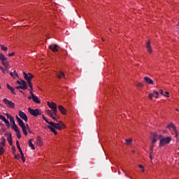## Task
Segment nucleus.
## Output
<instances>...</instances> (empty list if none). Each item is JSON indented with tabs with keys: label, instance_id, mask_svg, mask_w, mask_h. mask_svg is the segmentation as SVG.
Returning a JSON list of instances; mask_svg holds the SVG:
<instances>
[{
	"label": "nucleus",
	"instance_id": "obj_1",
	"mask_svg": "<svg viewBox=\"0 0 179 179\" xmlns=\"http://www.w3.org/2000/svg\"><path fill=\"white\" fill-rule=\"evenodd\" d=\"M50 125L48 126V128L54 134V135H58V131L55 129L62 131V129H65V128H66V126H65V124H64L62 121H59L58 123L50 122Z\"/></svg>",
	"mask_w": 179,
	"mask_h": 179
},
{
	"label": "nucleus",
	"instance_id": "obj_2",
	"mask_svg": "<svg viewBox=\"0 0 179 179\" xmlns=\"http://www.w3.org/2000/svg\"><path fill=\"white\" fill-rule=\"evenodd\" d=\"M172 139L171 136L164 137L163 135H159V148H163L164 146H166V145H169V143L171 142Z\"/></svg>",
	"mask_w": 179,
	"mask_h": 179
},
{
	"label": "nucleus",
	"instance_id": "obj_3",
	"mask_svg": "<svg viewBox=\"0 0 179 179\" xmlns=\"http://www.w3.org/2000/svg\"><path fill=\"white\" fill-rule=\"evenodd\" d=\"M48 106H49L50 108H51L54 115H57L58 113V110L57 109V103L48 101Z\"/></svg>",
	"mask_w": 179,
	"mask_h": 179
},
{
	"label": "nucleus",
	"instance_id": "obj_4",
	"mask_svg": "<svg viewBox=\"0 0 179 179\" xmlns=\"http://www.w3.org/2000/svg\"><path fill=\"white\" fill-rule=\"evenodd\" d=\"M160 135H157V134H152L151 136V142H152V146H151V150H153V148H155V143L157 142V139H160Z\"/></svg>",
	"mask_w": 179,
	"mask_h": 179
},
{
	"label": "nucleus",
	"instance_id": "obj_5",
	"mask_svg": "<svg viewBox=\"0 0 179 179\" xmlns=\"http://www.w3.org/2000/svg\"><path fill=\"white\" fill-rule=\"evenodd\" d=\"M0 61L6 68L9 67V62H8V57H6L5 55L2 53H0Z\"/></svg>",
	"mask_w": 179,
	"mask_h": 179
},
{
	"label": "nucleus",
	"instance_id": "obj_6",
	"mask_svg": "<svg viewBox=\"0 0 179 179\" xmlns=\"http://www.w3.org/2000/svg\"><path fill=\"white\" fill-rule=\"evenodd\" d=\"M28 111L29 114L33 115L34 117H38V115H41V113L40 112V110L38 109H31V108H28Z\"/></svg>",
	"mask_w": 179,
	"mask_h": 179
},
{
	"label": "nucleus",
	"instance_id": "obj_7",
	"mask_svg": "<svg viewBox=\"0 0 179 179\" xmlns=\"http://www.w3.org/2000/svg\"><path fill=\"white\" fill-rule=\"evenodd\" d=\"M3 101L4 104H6V106H7V107H8L9 108H15V103L12 102V101H10L8 99L4 98L3 99Z\"/></svg>",
	"mask_w": 179,
	"mask_h": 179
},
{
	"label": "nucleus",
	"instance_id": "obj_8",
	"mask_svg": "<svg viewBox=\"0 0 179 179\" xmlns=\"http://www.w3.org/2000/svg\"><path fill=\"white\" fill-rule=\"evenodd\" d=\"M24 78L26 80H27L28 83L31 82V79L34 78V76L33 74L29 73L28 74L26 73V72L23 71Z\"/></svg>",
	"mask_w": 179,
	"mask_h": 179
},
{
	"label": "nucleus",
	"instance_id": "obj_9",
	"mask_svg": "<svg viewBox=\"0 0 179 179\" xmlns=\"http://www.w3.org/2000/svg\"><path fill=\"white\" fill-rule=\"evenodd\" d=\"M19 117L23 120L25 122H27V121H29V118H27V115H26V113H24V112L20 110L19 111Z\"/></svg>",
	"mask_w": 179,
	"mask_h": 179
},
{
	"label": "nucleus",
	"instance_id": "obj_10",
	"mask_svg": "<svg viewBox=\"0 0 179 179\" xmlns=\"http://www.w3.org/2000/svg\"><path fill=\"white\" fill-rule=\"evenodd\" d=\"M166 128L168 129H171V128L173 129V130L174 131V132H175V136H178V133L177 132V128L176 127V125H174V124H173V123H171V124H168L167 126H166Z\"/></svg>",
	"mask_w": 179,
	"mask_h": 179
},
{
	"label": "nucleus",
	"instance_id": "obj_11",
	"mask_svg": "<svg viewBox=\"0 0 179 179\" xmlns=\"http://www.w3.org/2000/svg\"><path fill=\"white\" fill-rule=\"evenodd\" d=\"M50 50H52L53 52H57L59 47L57 44H52L49 46Z\"/></svg>",
	"mask_w": 179,
	"mask_h": 179
},
{
	"label": "nucleus",
	"instance_id": "obj_12",
	"mask_svg": "<svg viewBox=\"0 0 179 179\" xmlns=\"http://www.w3.org/2000/svg\"><path fill=\"white\" fill-rule=\"evenodd\" d=\"M31 96H32V100L34 103H36V104H40V103H41L38 97L34 95V93H31Z\"/></svg>",
	"mask_w": 179,
	"mask_h": 179
},
{
	"label": "nucleus",
	"instance_id": "obj_13",
	"mask_svg": "<svg viewBox=\"0 0 179 179\" xmlns=\"http://www.w3.org/2000/svg\"><path fill=\"white\" fill-rule=\"evenodd\" d=\"M0 120H1L2 121H3V122H5L7 128L10 127V124H9V121L6 120V118L2 116L1 115H0Z\"/></svg>",
	"mask_w": 179,
	"mask_h": 179
},
{
	"label": "nucleus",
	"instance_id": "obj_14",
	"mask_svg": "<svg viewBox=\"0 0 179 179\" xmlns=\"http://www.w3.org/2000/svg\"><path fill=\"white\" fill-rule=\"evenodd\" d=\"M22 129V132L25 136H27V129H30V127H29V124H26L25 126L21 127Z\"/></svg>",
	"mask_w": 179,
	"mask_h": 179
},
{
	"label": "nucleus",
	"instance_id": "obj_15",
	"mask_svg": "<svg viewBox=\"0 0 179 179\" xmlns=\"http://www.w3.org/2000/svg\"><path fill=\"white\" fill-rule=\"evenodd\" d=\"M6 115L7 116V118H8V120H10V122L11 124H13V125H16V123L15 122V118L13 117V116L9 115V114H6Z\"/></svg>",
	"mask_w": 179,
	"mask_h": 179
},
{
	"label": "nucleus",
	"instance_id": "obj_16",
	"mask_svg": "<svg viewBox=\"0 0 179 179\" xmlns=\"http://www.w3.org/2000/svg\"><path fill=\"white\" fill-rule=\"evenodd\" d=\"M36 145H38V146H43V138L39 136L36 138Z\"/></svg>",
	"mask_w": 179,
	"mask_h": 179
},
{
	"label": "nucleus",
	"instance_id": "obj_17",
	"mask_svg": "<svg viewBox=\"0 0 179 179\" xmlns=\"http://www.w3.org/2000/svg\"><path fill=\"white\" fill-rule=\"evenodd\" d=\"M146 48H147L148 52H150V54H152V46L150 45V40H148L147 41Z\"/></svg>",
	"mask_w": 179,
	"mask_h": 179
},
{
	"label": "nucleus",
	"instance_id": "obj_18",
	"mask_svg": "<svg viewBox=\"0 0 179 179\" xmlns=\"http://www.w3.org/2000/svg\"><path fill=\"white\" fill-rule=\"evenodd\" d=\"M144 80L148 83V85H155V82H153L152 80L149 77H145Z\"/></svg>",
	"mask_w": 179,
	"mask_h": 179
},
{
	"label": "nucleus",
	"instance_id": "obj_19",
	"mask_svg": "<svg viewBox=\"0 0 179 179\" xmlns=\"http://www.w3.org/2000/svg\"><path fill=\"white\" fill-rule=\"evenodd\" d=\"M58 109L59 110L60 113H62V114H63L64 115H66V109L65 108H64V106L60 105L58 106Z\"/></svg>",
	"mask_w": 179,
	"mask_h": 179
},
{
	"label": "nucleus",
	"instance_id": "obj_20",
	"mask_svg": "<svg viewBox=\"0 0 179 179\" xmlns=\"http://www.w3.org/2000/svg\"><path fill=\"white\" fill-rule=\"evenodd\" d=\"M28 143H29V148H31L32 150H36V148L34 147V144H33V141H31V139L29 140Z\"/></svg>",
	"mask_w": 179,
	"mask_h": 179
},
{
	"label": "nucleus",
	"instance_id": "obj_21",
	"mask_svg": "<svg viewBox=\"0 0 179 179\" xmlns=\"http://www.w3.org/2000/svg\"><path fill=\"white\" fill-rule=\"evenodd\" d=\"M10 75L14 79H16L17 78H19V76L17 75V73L16 72V71H14L13 72H10Z\"/></svg>",
	"mask_w": 179,
	"mask_h": 179
},
{
	"label": "nucleus",
	"instance_id": "obj_22",
	"mask_svg": "<svg viewBox=\"0 0 179 179\" xmlns=\"http://www.w3.org/2000/svg\"><path fill=\"white\" fill-rule=\"evenodd\" d=\"M57 76L59 79H61V78H64L65 79V73L62 71H59L57 74Z\"/></svg>",
	"mask_w": 179,
	"mask_h": 179
},
{
	"label": "nucleus",
	"instance_id": "obj_23",
	"mask_svg": "<svg viewBox=\"0 0 179 179\" xmlns=\"http://www.w3.org/2000/svg\"><path fill=\"white\" fill-rule=\"evenodd\" d=\"M21 86L22 87L23 90H26V89H27V83L24 80H22Z\"/></svg>",
	"mask_w": 179,
	"mask_h": 179
},
{
	"label": "nucleus",
	"instance_id": "obj_24",
	"mask_svg": "<svg viewBox=\"0 0 179 179\" xmlns=\"http://www.w3.org/2000/svg\"><path fill=\"white\" fill-rule=\"evenodd\" d=\"M133 141H134V139H132V138L126 139V141H125L126 145L127 146H131L132 145Z\"/></svg>",
	"mask_w": 179,
	"mask_h": 179
},
{
	"label": "nucleus",
	"instance_id": "obj_25",
	"mask_svg": "<svg viewBox=\"0 0 179 179\" xmlns=\"http://www.w3.org/2000/svg\"><path fill=\"white\" fill-rule=\"evenodd\" d=\"M7 87L8 89H9V90H10L13 94H16V92H15V88H13V87H10L9 84H7Z\"/></svg>",
	"mask_w": 179,
	"mask_h": 179
},
{
	"label": "nucleus",
	"instance_id": "obj_26",
	"mask_svg": "<svg viewBox=\"0 0 179 179\" xmlns=\"http://www.w3.org/2000/svg\"><path fill=\"white\" fill-rule=\"evenodd\" d=\"M12 129H13V131H15V132H17V131H20V130L19 129V127H18L17 125H16V124H13V125L12 126Z\"/></svg>",
	"mask_w": 179,
	"mask_h": 179
},
{
	"label": "nucleus",
	"instance_id": "obj_27",
	"mask_svg": "<svg viewBox=\"0 0 179 179\" xmlns=\"http://www.w3.org/2000/svg\"><path fill=\"white\" fill-rule=\"evenodd\" d=\"M7 141H8V143H9L10 145H13V141H12V136H10V135L8 136V138H7Z\"/></svg>",
	"mask_w": 179,
	"mask_h": 179
},
{
	"label": "nucleus",
	"instance_id": "obj_28",
	"mask_svg": "<svg viewBox=\"0 0 179 179\" xmlns=\"http://www.w3.org/2000/svg\"><path fill=\"white\" fill-rule=\"evenodd\" d=\"M16 145H17V149H19L20 150V153L23 152V151H22V148H20V143H19V141H16Z\"/></svg>",
	"mask_w": 179,
	"mask_h": 179
},
{
	"label": "nucleus",
	"instance_id": "obj_29",
	"mask_svg": "<svg viewBox=\"0 0 179 179\" xmlns=\"http://www.w3.org/2000/svg\"><path fill=\"white\" fill-rule=\"evenodd\" d=\"M6 142V140L4 137H1V142L0 143V145L5 147V143Z\"/></svg>",
	"mask_w": 179,
	"mask_h": 179
},
{
	"label": "nucleus",
	"instance_id": "obj_30",
	"mask_svg": "<svg viewBox=\"0 0 179 179\" xmlns=\"http://www.w3.org/2000/svg\"><path fill=\"white\" fill-rule=\"evenodd\" d=\"M46 114H48L50 117H52V115H54V113H52V112H51L50 110H46Z\"/></svg>",
	"mask_w": 179,
	"mask_h": 179
},
{
	"label": "nucleus",
	"instance_id": "obj_31",
	"mask_svg": "<svg viewBox=\"0 0 179 179\" xmlns=\"http://www.w3.org/2000/svg\"><path fill=\"white\" fill-rule=\"evenodd\" d=\"M15 134L18 139H20L22 138V135L20 134V130H19L18 131H15Z\"/></svg>",
	"mask_w": 179,
	"mask_h": 179
},
{
	"label": "nucleus",
	"instance_id": "obj_32",
	"mask_svg": "<svg viewBox=\"0 0 179 179\" xmlns=\"http://www.w3.org/2000/svg\"><path fill=\"white\" fill-rule=\"evenodd\" d=\"M18 124L21 127V128L26 125L24 124V122H23V120H22L18 122Z\"/></svg>",
	"mask_w": 179,
	"mask_h": 179
},
{
	"label": "nucleus",
	"instance_id": "obj_33",
	"mask_svg": "<svg viewBox=\"0 0 179 179\" xmlns=\"http://www.w3.org/2000/svg\"><path fill=\"white\" fill-rule=\"evenodd\" d=\"M153 94H154V97H155V99H157V97H159V92L154 91Z\"/></svg>",
	"mask_w": 179,
	"mask_h": 179
},
{
	"label": "nucleus",
	"instance_id": "obj_34",
	"mask_svg": "<svg viewBox=\"0 0 179 179\" xmlns=\"http://www.w3.org/2000/svg\"><path fill=\"white\" fill-rule=\"evenodd\" d=\"M42 118H43L44 121H45V122H47V124H49V125H50V123H51V122H49L48 119H47V117H45V116H44V115H42Z\"/></svg>",
	"mask_w": 179,
	"mask_h": 179
},
{
	"label": "nucleus",
	"instance_id": "obj_35",
	"mask_svg": "<svg viewBox=\"0 0 179 179\" xmlns=\"http://www.w3.org/2000/svg\"><path fill=\"white\" fill-rule=\"evenodd\" d=\"M3 147V145H0V155H3V152H5Z\"/></svg>",
	"mask_w": 179,
	"mask_h": 179
},
{
	"label": "nucleus",
	"instance_id": "obj_36",
	"mask_svg": "<svg viewBox=\"0 0 179 179\" xmlns=\"http://www.w3.org/2000/svg\"><path fill=\"white\" fill-rule=\"evenodd\" d=\"M138 167L141 169L142 173H144L145 171V166L142 164H139Z\"/></svg>",
	"mask_w": 179,
	"mask_h": 179
},
{
	"label": "nucleus",
	"instance_id": "obj_37",
	"mask_svg": "<svg viewBox=\"0 0 179 179\" xmlns=\"http://www.w3.org/2000/svg\"><path fill=\"white\" fill-rule=\"evenodd\" d=\"M20 155L22 161L23 162V163H24L26 162V159H24V155L23 154V152L20 153Z\"/></svg>",
	"mask_w": 179,
	"mask_h": 179
},
{
	"label": "nucleus",
	"instance_id": "obj_38",
	"mask_svg": "<svg viewBox=\"0 0 179 179\" xmlns=\"http://www.w3.org/2000/svg\"><path fill=\"white\" fill-rule=\"evenodd\" d=\"M163 96H164L165 97H170V94L169 93V92H165Z\"/></svg>",
	"mask_w": 179,
	"mask_h": 179
},
{
	"label": "nucleus",
	"instance_id": "obj_39",
	"mask_svg": "<svg viewBox=\"0 0 179 179\" xmlns=\"http://www.w3.org/2000/svg\"><path fill=\"white\" fill-rule=\"evenodd\" d=\"M148 97L150 99V100H152L153 97H154V94L153 92L152 93H150L149 95H148Z\"/></svg>",
	"mask_w": 179,
	"mask_h": 179
},
{
	"label": "nucleus",
	"instance_id": "obj_40",
	"mask_svg": "<svg viewBox=\"0 0 179 179\" xmlns=\"http://www.w3.org/2000/svg\"><path fill=\"white\" fill-rule=\"evenodd\" d=\"M1 50L3 51H8V48L6 46L1 45Z\"/></svg>",
	"mask_w": 179,
	"mask_h": 179
},
{
	"label": "nucleus",
	"instance_id": "obj_41",
	"mask_svg": "<svg viewBox=\"0 0 179 179\" xmlns=\"http://www.w3.org/2000/svg\"><path fill=\"white\" fill-rule=\"evenodd\" d=\"M0 69L3 73H6V69H3L2 66H0Z\"/></svg>",
	"mask_w": 179,
	"mask_h": 179
},
{
	"label": "nucleus",
	"instance_id": "obj_42",
	"mask_svg": "<svg viewBox=\"0 0 179 179\" xmlns=\"http://www.w3.org/2000/svg\"><path fill=\"white\" fill-rule=\"evenodd\" d=\"M28 85H29L30 89H31V90H33V85L31 84V82L28 83Z\"/></svg>",
	"mask_w": 179,
	"mask_h": 179
},
{
	"label": "nucleus",
	"instance_id": "obj_43",
	"mask_svg": "<svg viewBox=\"0 0 179 179\" xmlns=\"http://www.w3.org/2000/svg\"><path fill=\"white\" fill-rule=\"evenodd\" d=\"M15 118H16L17 122H19L20 121H22V120L20 119V117H19V116H17V115L15 116Z\"/></svg>",
	"mask_w": 179,
	"mask_h": 179
},
{
	"label": "nucleus",
	"instance_id": "obj_44",
	"mask_svg": "<svg viewBox=\"0 0 179 179\" xmlns=\"http://www.w3.org/2000/svg\"><path fill=\"white\" fill-rule=\"evenodd\" d=\"M13 55H15V52H12V53H9L8 54V57H13Z\"/></svg>",
	"mask_w": 179,
	"mask_h": 179
},
{
	"label": "nucleus",
	"instance_id": "obj_45",
	"mask_svg": "<svg viewBox=\"0 0 179 179\" xmlns=\"http://www.w3.org/2000/svg\"><path fill=\"white\" fill-rule=\"evenodd\" d=\"M159 93L160 94H162V96L163 94H164V92L163 91V90H159Z\"/></svg>",
	"mask_w": 179,
	"mask_h": 179
},
{
	"label": "nucleus",
	"instance_id": "obj_46",
	"mask_svg": "<svg viewBox=\"0 0 179 179\" xmlns=\"http://www.w3.org/2000/svg\"><path fill=\"white\" fill-rule=\"evenodd\" d=\"M50 118H52V120H55V121H57V117L54 116V115H52V117H50Z\"/></svg>",
	"mask_w": 179,
	"mask_h": 179
},
{
	"label": "nucleus",
	"instance_id": "obj_47",
	"mask_svg": "<svg viewBox=\"0 0 179 179\" xmlns=\"http://www.w3.org/2000/svg\"><path fill=\"white\" fill-rule=\"evenodd\" d=\"M16 89H23V87H22V85H19L16 87Z\"/></svg>",
	"mask_w": 179,
	"mask_h": 179
},
{
	"label": "nucleus",
	"instance_id": "obj_48",
	"mask_svg": "<svg viewBox=\"0 0 179 179\" xmlns=\"http://www.w3.org/2000/svg\"><path fill=\"white\" fill-rule=\"evenodd\" d=\"M162 134H169V131L167 130H163Z\"/></svg>",
	"mask_w": 179,
	"mask_h": 179
},
{
	"label": "nucleus",
	"instance_id": "obj_49",
	"mask_svg": "<svg viewBox=\"0 0 179 179\" xmlns=\"http://www.w3.org/2000/svg\"><path fill=\"white\" fill-rule=\"evenodd\" d=\"M17 83L18 85H22V80H21V81L17 80Z\"/></svg>",
	"mask_w": 179,
	"mask_h": 179
},
{
	"label": "nucleus",
	"instance_id": "obj_50",
	"mask_svg": "<svg viewBox=\"0 0 179 179\" xmlns=\"http://www.w3.org/2000/svg\"><path fill=\"white\" fill-rule=\"evenodd\" d=\"M31 99H33V96L31 95V96H28V99H29V100H31Z\"/></svg>",
	"mask_w": 179,
	"mask_h": 179
},
{
	"label": "nucleus",
	"instance_id": "obj_51",
	"mask_svg": "<svg viewBox=\"0 0 179 179\" xmlns=\"http://www.w3.org/2000/svg\"><path fill=\"white\" fill-rule=\"evenodd\" d=\"M29 92H30L31 96V93H33V90H31V88L29 90Z\"/></svg>",
	"mask_w": 179,
	"mask_h": 179
},
{
	"label": "nucleus",
	"instance_id": "obj_52",
	"mask_svg": "<svg viewBox=\"0 0 179 179\" xmlns=\"http://www.w3.org/2000/svg\"><path fill=\"white\" fill-rule=\"evenodd\" d=\"M150 160H153V157H152V155H150Z\"/></svg>",
	"mask_w": 179,
	"mask_h": 179
},
{
	"label": "nucleus",
	"instance_id": "obj_53",
	"mask_svg": "<svg viewBox=\"0 0 179 179\" xmlns=\"http://www.w3.org/2000/svg\"><path fill=\"white\" fill-rule=\"evenodd\" d=\"M124 173H125V171L124 169H122Z\"/></svg>",
	"mask_w": 179,
	"mask_h": 179
},
{
	"label": "nucleus",
	"instance_id": "obj_54",
	"mask_svg": "<svg viewBox=\"0 0 179 179\" xmlns=\"http://www.w3.org/2000/svg\"><path fill=\"white\" fill-rule=\"evenodd\" d=\"M125 176H126V177H128V175L127 173H125Z\"/></svg>",
	"mask_w": 179,
	"mask_h": 179
},
{
	"label": "nucleus",
	"instance_id": "obj_55",
	"mask_svg": "<svg viewBox=\"0 0 179 179\" xmlns=\"http://www.w3.org/2000/svg\"><path fill=\"white\" fill-rule=\"evenodd\" d=\"M101 39H102V41H104V38H102Z\"/></svg>",
	"mask_w": 179,
	"mask_h": 179
},
{
	"label": "nucleus",
	"instance_id": "obj_56",
	"mask_svg": "<svg viewBox=\"0 0 179 179\" xmlns=\"http://www.w3.org/2000/svg\"><path fill=\"white\" fill-rule=\"evenodd\" d=\"M176 111H178V108H176Z\"/></svg>",
	"mask_w": 179,
	"mask_h": 179
},
{
	"label": "nucleus",
	"instance_id": "obj_57",
	"mask_svg": "<svg viewBox=\"0 0 179 179\" xmlns=\"http://www.w3.org/2000/svg\"><path fill=\"white\" fill-rule=\"evenodd\" d=\"M132 152H133V153H135V150H133Z\"/></svg>",
	"mask_w": 179,
	"mask_h": 179
},
{
	"label": "nucleus",
	"instance_id": "obj_58",
	"mask_svg": "<svg viewBox=\"0 0 179 179\" xmlns=\"http://www.w3.org/2000/svg\"><path fill=\"white\" fill-rule=\"evenodd\" d=\"M119 174H121V172L118 171Z\"/></svg>",
	"mask_w": 179,
	"mask_h": 179
},
{
	"label": "nucleus",
	"instance_id": "obj_59",
	"mask_svg": "<svg viewBox=\"0 0 179 179\" xmlns=\"http://www.w3.org/2000/svg\"><path fill=\"white\" fill-rule=\"evenodd\" d=\"M15 158H17V156L15 155Z\"/></svg>",
	"mask_w": 179,
	"mask_h": 179
},
{
	"label": "nucleus",
	"instance_id": "obj_60",
	"mask_svg": "<svg viewBox=\"0 0 179 179\" xmlns=\"http://www.w3.org/2000/svg\"><path fill=\"white\" fill-rule=\"evenodd\" d=\"M140 86H142V84H140Z\"/></svg>",
	"mask_w": 179,
	"mask_h": 179
},
{
	"label": "nucleus",
	"instance_id": "obj_61",
	"mask_svg": "<svg viewBox=\"0 0 179 179\" xmlns=\"http://www.w3.org/2000/svg\"><path fill=\"white\" fill-rule=\"evenodd\" d=\"M0 106H2V105L0 103Z\"/></svg>",
	"mask_w": 179,
	"mask_h": 179
}]
</instances>
